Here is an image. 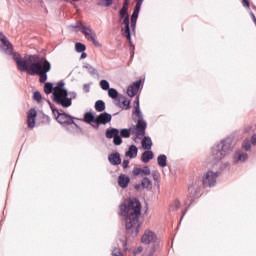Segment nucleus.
Masks as SVG:
<instances>
[{
  "label": "nucleus",
  "mask_w": 256,
  "mask_h": 256,
  "mask_svg": "<svg viewBox=\"0 0 256 256\" xmlns=\"http://www.w3.org/2000/svg\"><path fill=\"white\" fill-rule=\"evenodd\" d=\"M188 192V199L190 203H192L194 199H197V197H199V194L201 193V186H199V184H192L189 186Z\"/></svg>",
  "instance_id": "11"
},
{
  "label": "nucleus",
  "mask_w": 256,
  "mask_h": 256,
  "mask_svg": "<svg viewBox=\"0 0 256 256\" xmlns=\"http://www.w3.org/2000/svg\"><path fill=\"white\" fill-rule=\"evenodd\" d=\"M252 145H256V134L252 136Z\"/></svg>",
  "instance_id": "47"
},
{
  "label": "nucleus",
  "mask_w": 256,
  "mask_h": 256,
  "mask_svg": "<svg viewBox=\"0 0 256 256\" xmlns=\"http://www.w3.org/2000/svg\"><path fill=\"white\" fill-rule=\"evenodd\" d=\"M141 185L143 189H147L148 191H151L153 189V182L147 177L142 179Z\"/></svg>",
  "instance_id": "26"
},
{
  "label": "nucleus",
  "mask_w": 256,
  "mask_h": 256,
  "mask_svg": "<svg viewBox=\"0 0 256 256\" xmlns=\"http://www.w3.org/2000/svg\"><path fill=\"white\" fill-rule=\"evenodd\" d=\"M80 31L85 35L86 39L90 41L94 45V47H101L99 41H97V34L91 29V26H85L80 24Z\"/></svg>",
  "instance_id": "6"
},
{
  "label": "nucleus",
  "mask_w": 256,
  "mask_h": 256,
  "mask_svg": "<svg viewBox=\"0 0 256 256\" xmlns=\"http://www.w3.org/2000/svg\"><path fill=\"white\" fill-rule=\"evenodd\" d=\"M56 121L60 123V125H73L75 122L73 121V117L69 116V114L61 113L56 117Z\"/></svg>",
  "instance_id": "13"
},
{
  "label": "nucleus",
  "mask_w": 256,
  "mask_h": 256,
  "mask_svg": "<svg viewBox=\"0 0 256 256\" xmlns=\"http://www.w3.org/2000/svg\"><path fill=\"white\" fill-rule=\"evenodd\" d=\"M52 113H53L55 119H57V117H59V115H61V112H59V110H57V109H52Z\"/></svg>",
  "instance_id": "44"
},
{
  "label": "nucleus",
  "mask_w": 256,
  "mask_h": 256,
  "mask_svg": "<svg viewBox=\"0 0 256 256\" xmlns=\"http://www.w3.org/2000/svg\"><path fill=\"white\" fill-rule=\"evenodd\" d=\"M253 142L249 139L246 138L243 142H242V149H244V151H251V144Z\"/></svg>",
  "instance_id": "31"
},
{
  "label": "nucleus",
  "mask_w": 256,
  "mask_h": 256,
  "mask_svg": "<svg viewBox=\"0 0 256 256\" xmlns=\"http://www.w3.org/2000/svg\"><path fill=\"white\" fill-rule=\"evenodd\" d=\"M111 165H121V155L119 153L110 154L108 157Z\"/></svg>",
  "instance_id": "21"
},
{
  "label": "nucleus",
  "mask_w": 256,
  "mask_h": 256,
  "mask_svg": "<svg viewBox=\"0 0 256 256\" xmlns=\"http://www.w3.org/2000/svg\"><path fill=\"white\" fill-rule=\"evenodd\" d=\"M119 135V130L117 128H111L106 130L107 139H115Z\"/></svg>",
  "instance_id": "27"
},
{
  "label": "nucleus",
  "mask_w": 256,
  "mask_h": 256,
  "mask_svg": "<svg viewBox=\"0 0 256 256\" xmlns=\"http://www.w3.org/2000/svg\"><path fill=\"white\" fill-rule=\"evenodd\" d=\"M157 163L159 167H167V156L165 154H161L157 158Z\"/></svg>",
  "instance_id": "28"
},
{
  "label": "nucleus",
  "mask_w": 256,
  "mask_h": 256,
  "mask_svg": "<svg viewBox=\"0 0 256 256\" xmlns=\"http://www.w3.org/2000/svg\"><path fill=\"white\" fill-rule=\"evenodd\" d=\"M85 58H87V53L82 52V54L80 56V59H85Z\"/></svg>",
  "instance_id": "48"
},
{
  "label": "nucleus",
  "mask_w": 256,
  "mask_h": 256,
  "mask_svg": "<svg viewBox=\"0 0 256 256\" xmlns=\"http://www.w3.org/2000/svg\"><path fill=\"white\" fill-rule=\"evenodd\" d=\"M116 105L120 107V109L127 111L128 109H131V100H127L125 96H119Z\"/></svg>",
  "instance_id": "18"
},
{
  "label": "nucleus",
  "mask_w": 256,
  "mask_h": 256,
  "mask_svg": "<svg viewBox=\"0 0 256 256\" xmlns=\"http://www.w3.org/2000/svg\"><path fill=\"white\" fill-rule=\"evenodd\" d=\"M119 215L125 217L126 230L135 229L139 233V217H141V202L136 198H129L119 206Z\"/></svg>",
  "instance_id": "2"
},
{
  "label": "nucleus",
  "mask_w": 256,
  "mask_h": 256,
  "mask_svg": "<svg viewBox=\"0 0 256 256\" xmlns=\"http://www.w3.org/2000/svg\"><path fill=\"white\" fill-rule=\"evenodd\" d=\"M95 115H93V113L91 112H87L84 115V121L85 123H88L89 125H91L93 127V125H95Z\"/></svg>",
  "instance_id": "24"
},
{
  "label": "nucleus",
  "mask_w": 256,
  "mask_h": 256,
  "mask_svg": "<svg viewBox=\"0 0 256 256\" xmlns=\"http://www.w3.org/2000/svg\"><path fill=\"white\" fill-rule=\"evenodd\" d=\"M100 87L101 89H103L104 91H109V82L107 80H102L100 82Z\"/></svg>",
  "instance_id": "38"
},
{
  "label": "nucleus",
  "mask_w": 256,
  "mask_h": 256,
  "mask_svg": "<svg viewBox=\"0 0 256 256\" xmlns=\"http://www.w3.org/2000/svg\"><path fill=\"white\" fill-rule=\"evenodd\" d=\"M141 242L145 245L157 243V234L151 230H145L144 234L142 235Z\"/></svg>",
  "instance_id": "10"
},
{
  "label": "nucleus",
  "mask_w": 256,
  "mask_h": 256,
  "mask_svg": "<svg viewBox=\"0 0 256 256\" xmlns=\"http://www.w3.org/2000/svg\"><path fill=\"white\" fill-rule=\"evenodd\" d=\"M122 167L123 169H127V167H129V160H124L122 163Z\"/></svg>",
  "instance_id": "45"
},
{
  "label": "nucleus",
  "mask_w": 256,
  "mask_h": 256,
  "mask_svg": "<svg viewBox=\"0 0 256 256\" xmlns=\"http://www.w3.org/2000/svg\"><path fill=\"white\" fill-rule=\"evenodd\" d=\"M37 119V110L32 108L27 113V125L29 129H33L35 127V120Z\"/></svg>",
  "instance_id": "14"
},
{
  "label": "nucleus",
  "mask_w": 256,
  "mask_h": 256,
  "mask_svg": "<svg viewBox=\"0 0 256 256\" xmlns=\"http://www.w3.org/2000/svg\"><path fill=\"white\" fill-rule=\"evenodd\" d=\"M112 256H123V252H121V249L119 248H114L112 250Z\"/></svg>",
  "instance_id": "40"
},
{
  "label": "nucleus",
  "mask_w": 256,
  "mask_h": 256,
  "mask_svg": "<svg viewBox=\"0 0 256 256\" xmlns=\"http://www.w3.org/2000/svg\"><path fill=\"white\" fill-rule=\"evenodd\" d=\"M53 83L51 82H47L45 85H44V93L46 95H51V93H53Z\"/></svg>",
  "instance_id": "30"
},
{
  "label": "nucleus",
  "mask_w": 256,
  "mask_h": 256,
  "mask_svg": "<svg viewBox=\"0 0 256 256\" xmlns=\"http://www.w3.org/2000/svg\"><path fill=\"white\" fill-rule=\"evenodd\" d=\"M136 189H139V185L136 186Z\"/></svg>",
  "instance_id": "51"
},
{
  "label": "nucleus",
  "mask_w": 256,
  "mask_h": 256,
  "mask_svg": "<svg viewBox=\"0 0 256 256\" xmlns=\"http://www.w3.org/2000/svg\"><path fill=\"white\" fill-rule=\"evenodd\" d=\"M113 143L114 145H121V143H123V139H121V136H119V134L114 137Z\"/></svg>",
  "instance_id": "39"
},
{
  "label": "nucleus",
  "mask_w": 256,
  "mask_h": 256,
  "mask_svg": "<svg viewBox=\"0 0 256 256\" xmlns=\"http://www.w3.org/2000/svg\"><path fill=\"white\" fill-rule=\"evenodd\" d=\"M52 97L56 105H60L61 107H64V109H67L68 107H71V105H73L75 93H72L71 97H69V92H67V90L65 89V82L60 81L54 87Z\"/></svg>",
  "instance_id": "3"
},
{
  "label": "nucleus",
  "mask_w": 256,
  "mask_h": 256,
  "mask_svg": "<svg viewBox=\"0 0 256 256\" xmlns=\"http://www.w3.org/2000/svg\"><path fill=\"white\" fill-rule=\"evenodd\" d=\"M153 157H155V154L152 151H145L141 157L142 163H149Z\"/></svg>",
  "instance_id": "25"
},
{
  "label": "nucleus",
  "mask_w": 256,
  "mask_h": 256,
  "mask_svg": "<svg viewBox=\"0 0 256 256\" xmlns=\"http://www.w3.org/2000/svg\"><path fill=\"white\" fill-rule=\"evenodd\" d=\"M88 71L90 75H95L97 73V70L93 66H89Z\"/></svg>",
  "instance_id": "42"
},
{
  "label": "nucleus",
  "mask_w": 256,
  "mask_h": 256,
  "mask_svg": "<svg viewBox=\"0 0 256 256\" xmlns=\"http://www.w3.org/2000/svg\"><path fill=\"white\" fill-rule=\"evenodd\" d=\"M130 182L131 179L129 178V176H126L125 174H121L118 178V185H120L122 189H127Z\"/></svg>",
  "instance_id": "20"
},
{
  "label": "nucleus",
  "mask_w": 256,
  "mask_h": 256,
  "mask_svg": "<svg viewBox=\"0 0 256 256\" xmlns=\"http://www.w3.org/2000/svg\"><path fill=\"white\" fill-rule=\"evenodd\" d=\"M138 151L139 149L137 148V146L131 145L125 155L130 159H135V157H137Z\"/></svg>",
  "instance_id": "22"
},
{
  "label": "nucleus",
  "mask_w": 256,
  "mask_h": 256,
  "mask_svg": "<svg viewBox=\"0 0 256 256\" xmlns=\"http://www.w3.org/2000/svg\"><path fill=\"white\" fill-rule=\"evenodd\" d=\"M154 179H157V177H156V176H154Z\"/></svg>",
  "instance_id": "52"
},
{
  "label": "nucleus",
  "mask_w": 256,
  "mask_h": 256,
  "mask_svg": "<svg viewBox=\"0 0 256 256\" xmlns=\"http://www.w3.org/2000/svg\"><path fill=\"white\" fill-rule=\"evenodd\" d=\"M0 41L3 45V47H6L5 53L7 55H11L13 53V44H11V42H9V39H7V37H5V35H3V33H0Z\"/></svg>",
  "instance_id": "15"
},
{
  "label": "nucleus",
  "mask_w": 256,
  "mask_h": 256,
  "mask_svg": "<svg viewBox=\"0 0 256 256\" xmlns=\"http://www.w3.org/2000/svg\"><path fill=\"white\" fill-rule=\"evenodd\" d=\"M226 143H228V145H231V143H233V137H227Z\"/></svg>",
  "instance_id": "46"
},
{
  "label": "nucleus",
  "mask_w": 256,
  "mask_h": 256,
  "mask_svg": "<svg viewBox=\"0 0 256 256\" xmlns=\"http://www.w3.org/2000/svg\"><path fill=\"white\" fill-rule=\"evenodd\" d=\"M74 3H77V1H79V0H72Z\"/></svg>",
  "instance_id": "50"
},
{
  "label": "nucleus",
  "mask_w": 256,
  "mask_h": 256,
  "mask_svg": "<svg viewBox=\"0 0 256 256\" xmlns=\"http://www.w3.org/2000/svg\"><path fill=\"white\" fill-rule=\"evenodd\" d=\"M249 159V155L243 150H237L234 154V163H245Z\"/></svg>",
  "instance_id": "17"
},
{
  "label": "nucleus",
  "mask_w": 256,
  "mask_h": 256,
  "mask_svg": "<svg viewBox=\"0 0 256 256\" xmlns=\"http://www.w3.org/2000/svg\"><path fill=\"white\" fill-rule=\"evenodd\" d=\"M133 175H135L136 177L140 176V177H144V175H151V169H149L148 166L143 167V168H134V170L132 171Z\"/></svg>",
  "instance_id": "19"
},
{
  "label": "nucleus",
  "mask_w": 256,
  "mask_h": 256,
  "mask_svg": "<svg viewBox=\"0 0 256 256\" xmlns=\"http://www.w3.org/2000/svg\"><path fill=\"white\" fill-rule=\"evenodd\" d=\"M134 12L131 16V27L135 29L137 25V19H139V11H141V5H143V0H136Z\"/></svg>",
  "instance_id": "12"
},
{
  "label": "nucleus",
  "mask_w": 256,
  "mask_h": 256,
  "mask_svg": "<svg viewBox=\"0 0 256 256\" xmlns=\"http://www.w3.org/2000/svg\"><path fill=\"white\" fill-rule=\"evenodd\" d=\"M143 251V248H138V252L141 253Z\"/></svg>",
  "instance_id": "49"
},
{
  "label": "nucleus",
  "mask_w": 256,
  "mask_h": 256,
  "mask_svg": "<svg viewBox=\"0 0 256 256\" xmlns=\"http://www.w3.org/2000/svg\"><path fill=\"white\" fill-rule=\"evenodd\" d=\"M180 208H181V202H179L178 200H175L170 206V211H179Z\"/></svg>",
  "instance_id": "35"
},
{
  "label": "nucleus",
  "mask_w": 256,
  "mask_h": 256,
  "mask_svg": "<svg viewBox=\"0 0 256 256\" xmlns=\"http://www.w3.org/2000/svg\"><path fill=\"white\" fill-rule=\"evenodd\" d=\"M129 0H125L122 9L119 11V19H123V25L125 28H122V35L126 37L127 41L131 43V29L129 28Z\"/></svg>",
  "instance_id": "4"
},
{
  "label": "nucleus",
  "mask_w": 256,
  "mask_h": 256,
  "mask_svg": "<svg viewBox=\"0 0 256 256\" xmlns=\"http://www.w3.org/2000/svg\"><path fill=\"white\" fill-rule=\"evenodd\" d=\"M108 96L111 97V99H117V97H119V92H117V90H115V88H109Z\"/></svg>",
  "instance_id": "34"
},
{
  "label": "nucleus",
  "mask_w": 256,
  "mask_h": 256,
  "mask_svg": "<svg viewBox=\"0 0 256 256\" xmlns=\"http://www.w3.org/2000/svg\"><path fill=\"white\" fill-rule=\"evenodd\" d=\"M95 109L96 111H98L99 113H102V111L105 109V102H103V100H98L95 103Z\"/></svg>",
  "instance_id": "33"
},
{
  "label": "nucleus",
  "mask_w": 256,
  "mask_h": 256,
  "mask_svg": "<svg viewBox=\"0 0 256 256\" xmlns=\"http://www.w3.org/2000/svg\"><path fill=\"white\" fill-rule=\"evenodd\" d=\"M75 49H76L77 53H83V51H85V49H87V47L85 46V44L78 42L75 44Z\"/></svg>",
  "instance_id": "36"
},
{
  "label": "nucleus",
  "mask_w": 256,
  "mask_h": 256,
  "mask_svg": "<svg viewBox=\"0 0 256 256\" xmlns=\"http://www.w3.org/2000/svg\"><path fill=\"white\" fill-rule=\"evenodd\" d=\"M213 155H214V159H216V161H221L222 159H225V142L224 141L217 144L213 148Z\"/></svg>",
  "instance_id": "9"
},
{
  "label": "nucleus",
  "mask_w": 256,
  "mask_h": 256,
  "mask_svg": "<svg viewBox=\"0 0 256 256\" xmlns=\"http://www.w3.org/2000/svg\"><path fill=\"white\" fill-rule=\"evenodd\" d=\"M217 177H219V173L217 172H206L202 177L204 187H214V185L217 183Z\"/></svg>",
  "instance_id": "7"
},
{
  "label": "nucleus",
  "mask_w": 256,
  "mask_h": 256,
  "mask_svg": "<svg viewBox=\"0 0 256 256\" xmlns=\"http://www.w3.org/2000/svg\"><path fill=\"white\" fill-rule=\"evenodd\" d=\"M137 120L136 125L130 127L131 135H135L137 139H143L145 137V131L147 129V122L143 119V114L134 115Z\"/></svg>",
  "instance_id": "5"
},
{
  "label": "nucleus",
  "mask_w": 256,
  "mask_h": 256,
  "mask_svg": "<svg viewBox=\"0 0 256 256\" xmlns=\"http://www.w3.org/2000/svg\"><path fill=\"white\" fill-rule=\"evenodd\" d=\"M112 116L107 112H104L96 117V120L93 124L94 129H99V125H107V123H111Z\"/></svg>",
  "instance_id": "8"
},
{
  "label": "nucleus",
  "mask_w": 256,
  "mask_h": 256,
  "mask_svg": "<svg viewBox=\"0 0 256 256\" xmlns=\"http://www.w3.org/2000/svg\"><path fill=\"white\" fill-rule=\"evenodd\" d=\"M120 135H121V137H124V138L131 137V128L130 129H122L120 131Z\"/></svg>",
  "instance_id": "37"
},
{
  "label": "nucleus",
  "mask_w": 256,
  "mask_h": 256,
  "mask_svg": "<svg viewBox=\"0 0 256 256\" xmlns=\"http://www.w3.org/2000/svg\"><path fill=\"white\" fill-rule=\"evenodd\" d=\"M242 5L243 7H246V9H249V7H251L249 0H242Z\"/></svg>",
  "instance_id": "43"
},
{
  "label": "nucleus",
  "mask_w": 256,
  "mask_h": 256,
  "mask_svg": "<svg viewBox=\"0 0 256 256\" xmlns=\"http://www.w3.org/2000/svg\"><path fill=\"white\" fill-rule=\"evenodd\" d=\"M151 147H153V142L149 137L144 136V138L142 139V149H144L145 151H149L151 150Z\"/></svg>",
  "instance_id": "23"
},
{
  "label": "nucleus",
  "mask_w": 256,
  "mask_h": 256,
  "mask_svg": "<svg viewBox=\"0 0 256 256\" xmlns=\"http://www.w3.org/2000/svg\"><path fill=\"white\" fill-rule=\"evenodd\" d=\"M98 7H111L113 0H99L97 2Z\"/></svg>",
  "instance_id": "32"
},
{
  "label": "nucleus",
  "mask_w": 256,
  "mask_h": 256,
  "mask_svg": "<svg viewBox=\"0 0 256 256\" xmlns=\"http://www.w3.org/2000/svg\"><path fill=\"white\" fill-rule=\"evenodd\" d=\"M33 99H34L35 101H37L38 103H41V99H42L41 93H39V92H34V94H33Z\"/></svg>",
  "instance_id": "41"
},
{
  "label": "nucleus",
  "mask_w": 256,
  "mask_h": 256,
  "mask_svg": "<svg viewBox=\"0 0 256 256\" xmlns=\"http://www.w3.org/2000/svg\"><path fill=\"white\" fill-rule=\"evenodd\" d=\"M141 87V80H138L134 82L132 85H130L127 89V95L128 97H135L137 93H139V88Z\"/></svg>",
  "instance_id": "16"
},
{
  "label": "nucleus",
  "mask_w": 256,
  "mask_h": 256,
  "mask_svg": "<svg viewBox=\"0 0 256 256\" xmlns=\"http://www.w3.org/2000/svg\"><path fill=\"white\" fill-rule=\"evenodd\" d=\"M133 115H143L141 113V109L139 108V96H137L134 100V110Z\"/></svg>",
  "instance_id": "29"
},
{
  "label": "nucleus",
  "mask_w": 256,
  "mask_h": 256,
  "mask_svg": "<svg viewBox=\"0 0 256 256\" xmlns=\"http://www.w3.org/2000/svg\"><path fill=\"white\" fill-rule=\"evenodd\" d=\"M10 55H13L18 71L28 73V75H39L41 83L47 81V73L51 71V63L47 59H39V55H28L22 58L21 54L13 52V48Z\"/></svg>",
  "instance_id": "1"
}]
</instances>
